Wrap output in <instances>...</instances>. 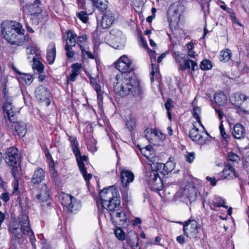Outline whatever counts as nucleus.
<instances>
[{
    "label": "nucleus",
    "instance_id": "nucleus-1",
    "mask_svg": "<svg viewBox=\"0 0 249 249\" xmlns=\"http://www.w3.org/2000/svg\"><path fill=\"white\" fill-rule=\"evenodd\" d=\"M0 27L3 37L11 44L22 45L23 38L28 40V36H23L25 30L19 22L5 20L2 22Z\"/></svg>",
    "mask_w": 249,
    "mask_h": 249
},
{
    "label": "nucleus",
    "instance_id": "nucleus-2",
    "mask_svg": "<svg viewBox=\"0 0 249 249\" xmlns=\"http://www.w3.org/2000/svg\"><path fill=\"white\" fill-rule=\"evenodd\" d=\"M116 82L114 86L115 93L120 96L125 97L130 94L135 97H140L142 91L139 84L132 78H125L122 74H117Z\"/></svg>",
    "mask_w": 249,
    "mask_h": 249
},
{
    "label": "nucleus",
    "instance_id": "nucleus-3",
    "mask_svg": "<svg viewBox=\"0 0 249 249\" xmlns=\"http://www.w3.org/2000/svg\"><path fill=\"white\" fill-rule=\"evenodd\" d=\"M8 231L15 239H20L27 235L29 236L32 244L36 241L34 232L30 228L29 218L27 215L23 216L21 224L12 222L9 227Z\"/></svg>",
    "mask_w": 249,
    "mask_h": 249
},
{
    "label": "nucleus",
    "instance_id": "nucleus-4",
    "mask_svg": "<svg viewBox=\"0 0 249 249\" xmlns=\"http://www.w3.org/2000/svg\"><path fill=\"white\" fill-rule=\"evenodd\" d=\"M99 197L102 207L111 212L119 207L121 203L119 192L113 186L105 188L100 191Z\"/></svg>",
    "mask_w": 249,
    "mask_h": 249
},
{
    "label": "nucleus",
    "instance_id": "nucleus-5",
    "mask_svg": "<svg viewBox=\"0 0 249 249\" xmlns=\"http://www.w3.org/2000/svg\"><path fill=\"white\" fill-rule=\"evenodd\" d=\"M71 142L72 144L73 152L75 156L80 171L85 180L88 181L92 178L91 174H87L85 164L84 163V161L87 162L88 161V158L86 155H81L80 150L78 147V143L75 138H72V139L71 140Z\"/></svg>",
    "mask_w": 249,
    "mask_h": 249
},
{
    "label": "nucleus",
    "instance_id": "nucleus-6",
    "mask_svg": "<svg viewBox=\"0 0 249 249\" xmlns=\"http://www.w3.org/2000/svg\"><path fill=\"white\" fill-rule=\"evenodd\" d=\"M60 199L62 205L67 207L71 213H75L81 208L80 201L70 195L63 194Z\"/></svg>",
    "mask_w": 249,
    "mask_h": 249
},
{
    "label": "nucleus",
    "instance_id": "nucleus-7",
    "mask_svg": "<svg viewBox=\"0 0 249 249\" xmlns=\"http://www.w3.org/2000/svg\"><path fill=\"white\" fill-rule=\"evenodd\" d=\"M110 37L107 43L109 46L116 49H122L125 45V38L121 31L112 30L110 32Z\"/></svg>",
    "mask_w": 249,
    "mask_h": 249
},
{
    "label": "nucleus",
    "instance_id": "nucleus-8",
    "mask_svg": "<svg viewBox=\"0 0 249 249\" xmlns=\"http://www.w3.org/2000/svg\"><path fill=\"white\" fill-rule=\"evenodd\" d=\"M114 66L119 71L124 73H130L134 70L132 61L126 55H122L114 63Z\"/></svg>",
    "mask_w": 249,
    "mask_h": 249
},
{
    "label": "nucleus",
    "instance_id": "nucleus-9",
    "mask_svg": "<svg viewBox=\"0 0 249 249\" xmlns=\"http://www.w3.org/2000/svg\"><path fill=\"white\" fill-rule=\"evenodd\" d=\"M198 225L195 220L189 219L184 222L183 233L190 239H196L198 234Z\"/></svg>",
    "mask_w": 249,
    "mask_h": 249
},
{
    "label": "nucleus",
    "instance_id": "nucleus-10",
    "mask_svg": "<svg viewBox=\"0 0 249 249\" xmlns=\"http://www.w3.org/2000/svg\"><path fill=\"white\" fill-rule=\"evenodd\" d=\"M40 0H36L33 3L27 4L23 7L24 11L30 15L31 20L34 21L42 12Z\"/></svg>",
    "mask_w": 249,
    "mask_h": 249
},
{
    "label": "nucleus",
    "instance_id": "nucleus-11",
    "mask_svg": "<svg viewBox=\"0 0 249 249\" xmlns=\"http://www.w3.org/2000/svg\"><path fill=\"white\" fill-rule=\"evenodd\" d=\"M7 156L5 157V162L9 166L18 165L19 164L20 155L17 148L11 147L6 151Z\"/></svg>",
    "mask_w": 249,
    "mask_h": 249
},
{
    "label": "nucleus",
    "instance_id": "nucleus-12",
    "mask_svg": "<svg viewBox=\"0 0 249 249\" xmlns=\"http://www.w3.org/2000/svg\"><path fill=\"white\" fill-rule=\"evenodd\" d=\"M149 187L153 190H160L162 188V182L157 171H152L147 180Z\"/></svg>",
    "mask_w": 249,
    "mask_h": 249
},
{
    "label": "nucleus",
    "instance_id": "nucleus-13",
    "mask_svg": "<svg viewBox=\"0 0 249 249\" xmlns=\"http://www.w3.org/2000/svg\"><path fill=\"white\" fill-rule=\"evenodd\" d=\"M134 178V174L130 171L123 169L121 172V179L123 186L127 188L129 183L132 182Z\"/></svg>",
    "mask_w": 249,
    "mask_h": 249
},
{
    "label": "nucleus",
    "instance_id": "nucleus-14",
    "mask_svg": "<svg viewBox=\"0 0 249 249\" xmlns=\"http://www.w3.org/2000/svg\"><path fill=\"white\" fill-rule=\"evenodd\" d=\"M35 94L36 98L40 101L47 100L51 97L48 89L43 86H39L36 88Z\"/></svg>",
    "mask_w": 249,
    "mask_h": 249
},
{
    "label": "nucleus",
    "instance_id": "nucleus-15",
    "mask_svg": "<svg viewBox=\"0 0 249 249\" xmlns=\"http://www.w3.org/2000/svg\"><path fill=\"white\" fill-rule=\"evenodd\" d=\"M3 110L9 120L10 122L14 121L16 119L15 116L16 114V112L15 109V107L11 102L7 101L4 104Z\"/></svg>",
    "mask_w": 249,
    "mask_h": 249
},
{
    "label": "nucleus",
    "instance_id": "nucleus-16",
    "mask_svg": "<svg viewBox=\"0 0 249 249\" xmlns=\"http://www.w3.org/2000/svg\"><path fill=\"white\" fill-rule=\"evenodd\" d=\"M114 20V16L113 13L107 11L102 17L101 26L103 29H107L112 25Z\"/></svg>",
    "mask_w": 249,
    "mask_h": 249
},
{
    "label": "nucleus",
    "instance_id": "nucleus-17",
    "mask_svg": "<svg viewBox=\"0 0 249 249\" xmlns=\"http://www.w3.org/2000/svg\"><path fill=\"white\" fill-rule=\"evenodd\" d=\"M50 189L46 184H43L39 187V193L36 195V198L42 201H46L50 197Z\"/></svg>",
    "mask_w": 249,
    "mask_h": 249
},
{
    "label": "nucleus",
    "instance_id": "nucleus-18",
    "mask_svg": "<svg viewBox=\"0 0 249 249\" xmlns=\"http://www.w3.org/2000/svg\"><path fill=\"white\" fill-rule=\"evenodd\" d=\"M183 196H186L190 202L195 201L197 197L196 188L192 185L186 186L183 189Z\"/></svg>",
    "mask_w": 249,
    "mask_h": 249
},
{
    "label": "nucleus",
    "instance_id": "nucleus-19",
    "mask_svg": "<svg viewBox=\"0 0 249 249\" xmlns=\"http://www.w3.org/2000/svg\"><path fill=\"white\" fill-rule=\"evenodd\" d=\"M45 175L46 173L44 170L41 168L37 167L34 171L32 182L34 184H38L45 179Z\"/></svg>",
    "mask_w": 249,
    "mask_h": 249
},
{
    "label": "nucleus",
    "instance_id": "nucleus-20",
    "mask_svg": "<svg viewBox=\"0 0 249 249\" xmlns=\"http://www.w3.org/2000/svg\"><path fill=\"white\" fill-rule=\"evenodd\" d=\"M16 119L14 121H12L14 123V126L15 131L17 134L20 137H23L25 136L27 132V126L25 123L22 121L16 122Z\"/></svg>",
    "mask_w": 249,
    "mask_h": 249
},
{
    "label": "nucleus",
    "instance_id": "nucleus-21",
    "mask_svg": "<svg viewBox=\"0 0 249 249\" xmlns=\"http://www.w3.org/2000/svg\"><path fill=\"white\" fill-rule=\"evenodd\" d=\"M247 99V97L245 94L237 92L231 95L230 101L235 106L239 107Z\"/></svg>",
    "mask_w": 249,
    "mask_h": 249
},
{
    "label": "nucleus",
    "instance_id": "nucleus-22",
    "mask_svg": "<svg viewBox=\"0 0 249 249\" xmlns=\"http://www.w3.org/2000/svg\"><path fill=\"white\" fill-rule=\"evenodd\" d=\"M189 136L193 141H195L200 144H203L205 143V140L199 134L198 129L194 124V127L189 131Z\"/></svg>",
    "mask_w": 249,
    "mask_h": 249
},
{
    "label": "nucleus",
    "instance_id": "nucleus-23",
    "mask_svg": "<svg viewBox=\"0 0 249 249\" xmlns=\"http://www.w3.org/2000/svg\"><path fill=\"white\" fill-rule=\"evenodd\" d=\"M150 57L151 59V62H153V60L155 61L156 60V55L155 51L150 50L149 52ZM151 71L150 72V80L151 82H153L157 78V67L156 64L151 63Z\"/></svg>",
    "mask_w": 249,
    "mask_h": 249
},
{
    "label": "nucleus",
    "instance_id": "nucleus-24",
    "mask_svg": "<svg viewBox=\"0 0 249 249\" xmlns=\"http://www.w3.org/2000/svg\"><path fill=\"white\" fill-rule=\"evenodd\" d=\"M56 57L55 45L53 43H51L49 46L47 52V61L49 64L53 63Z\"/></svg>",
    "mask_w": 249,
    "mask_h": 249
},
{
    "label": "nucleus",
    "instance_id": "nucleus-25",
    "mask_svg": "<svg viewBox=\"0 0 249 249\" xmlns=\"http://www.w3.org/2000/svg\"><path fill=\"white\" fill-rule=\"evenodd\" d=\"M232 135L236 139H240L244 138L246 135V132L243 126L240 124L234 125L233 127Z\"/></svg>",
    "mask_w": 249,
    "mask_h": 249
},
{
    "label": "nucleus",
    "instance_id": "nucleus-26",
    "mask_svg": "<svg viewBox=\"0 0 249 249\" xmlns=\"http://www.w3.org/2000/svg\"><path fill=\"white\" fill-rule=\"evenodd\" d=\"M223 174L225 178H233V177L238 178V174L234 170V168L230 164H228L223 170Z\"/></svg>",
    "mask_w": 249,
    "mask_h": 249
},
{
    "label": "nucleus",
    "instance_id": "nucleus-27",
    "mask_svg": "<svg viewBox=\"0 0 249 249\" xmlns=\"http://www.w3.org/2000/svg\"><path fill=\"white\" fill-rule=\"evenodd\" d=\"M76 38H77V35L72 31L70 30L68 31L65 46H75Z\"/></svg>",
    "mask_w": 249,
    "mask_h": 249
},
{
    "label": "nucleus",
    "instance_id": "nucleus-28",
    "mask_svg": "<svg viewBox=\"0 0 249 249\" xmlns=\"http://www.w3.org/2000/svg\"><path fill=\"white\" fill-rule=\"evenodd\" d=\"M112 219L117 218L120 222H125L127 217L125 213L121 210H114L110 213Z\"/></svg>",
    "mask_w": 249,
    "mask_h": 249
},
{
    "label": "nucleus",
    "instance_id": "nucleus-29",
    "mask_svg": "<svg viewBox=\"0 0 249 249\" xmlns=\"http://www.w3.org/2000/svg\"><path fill=\"white\" fill-rule=\"evenodd\" d=\"M214 99L215 103L219 106L224 105L227 101L226 95L222 92L215 93L214 95Z\"/></svg>",
    "mask_w": 249,
    "mask_h": 249
},
{
    "label": "nucleus",
    "instance_id": "nucleus-30",
    "mask_svg": "<svg viewBox=\"0 0 249 249\" xmlns=\"http://www.w3.org/2000/svg\"><path fill=\"white\" fill-rule=\"evenodd\" d=\"M77 44L80 47L81 51L85 50V48H88L87 37L85 35L77 36Z\"/></svg>",
    "mask_w": 249,
    "mask_h": 249
},
{
    "label": "nucleus",
    "instance_id": "nucleus-31",
    "mask_svg": "<svg viewBox=\"0 0 249 249\" xmlns=\"http://www.w3.org/2000/svg\"><path fill=\"white\" fill-rule=\"evenodd\" d=\"M81 68V65L78 63H75L72 65V71L70 76V79L71 81H75L76 77L79 73V70Z\"/></svg>",
    "mask_w": 249,
    "mask_h": 249
},
{
    "label": "nucleus",
    "instance_id": "nucleus-32",
    "mask_svg": "<svg viewBox=\"0 0 249 249\" xmlns=\"http://www.w3.org/2000/svg\"><path fill=\"white\" fill-rule=\"evenodd\" d=\"M94 5L100 11L104 12L107 8V0H92Z\"/></svg>",
    "mask_w": 249,
    "mask_h": 249
},
{
    "label": "nucleus",
    "instance_id": "nucleus-33",
    "mask_svg": "<svg viewBox=\"0 0 249 249\" xmlns=\"http://www.w3.org/2000/svg\"><path fill=\"white\" fill-rule=\"evenodd\" d=\"M191 65L192 71H195L197 68L196 62L193 60L185 59L184 65L181 66L180 69L182 71H185L186 69H190L191 68Z\"/></svg>",
    "mask_w": 249,
    "mask_h": 249
},
{
    "label": "nucleus",
    "instance_id": "nucleus-34",
    "mask_svg": "<svg viewBox=\"0 0 249 249\" xmlns=\"http://www.w3.org/2000/svg\"><path fill=\"white\" fill-rule=\"evenodd\" d=\"M231 53L230 50L226 49L220 52L219 60L220 61L226 62L228 61L231 58Z\"/></svg>",
    "mask_w": 249,
    "mask_h": 249
},
{
    "label": "nucleus",
    "instance_id": "nucleus-35",
    "mask_svg": "<svg viewBox=\"0 0 249 249\" xmlns=\"http://www.w3.org/2000/svg\"><path fill=\"white\" fill-rule=\"evenodd\" d=\"M201 113V109L200 107H195L193 109V115L194 117L196 119L197 122L200 125L203 126L202 123L200 120V115Z\"/></svg>",
    "mask_w": 249,
    "mask_h": 249
},
{
    "label": "nucleus",
    "instance_id": "nucleus-36",
    "mask_svg": "<svg viewBox=\"0 0 249 249\" xmlns=\"http://www.w3.org/2000/svg\"><path fill=\"white\" fill-rule=\"evenodd\" d=\"M33 68L36 70L37 72L38 73H42L44 70V65L39 61L36 60L35 57H33Z\"/></svg>",
    "mask_w": 249,
    "mask_h": 249
},
{
    "label": "nucleus",
    "instance_id": "nucleus-37",
    "mask_svg": "<svg viewBox=\"0 0 249 249\" xmlns=\"http://www.w3.org/2000/svg\"><path fill=\"white\" fill-rule=\"evenodd\" d=\"M225 200L219 196H215L213 200V204L214 206L216 207H223L227 209L228 207L225 205Z\"/></svg>",
    "mask_w": 249,
    "mask_h": 249
},
{
    "label": "nucleus",
    "instance_id": "nucleus-38",
    "mask_svg": "<svg viewBox=\"0 0 249 249\" xmlns=\"http://www.w3.org/2000/svg\"><path fill=\"white\" fill-rule=\"evenodd\" d=\"M19 77L22 80V82H24V84L27 85H30L33 79L31 75L24 73H20Z\"/></svg>",
    "mask_w": 249,
    "mask_h": 249
},
{
    "label": "nucleus",
    "instance_id": "nucleus-39",
    "mask_svg": "<svg viewBox=\"0 0 249 249\" xmlns=\"http://www.w3.org/2000/svg\"><path fill=\"white\" fill-rule=\"evenodd\" d=\"M200 68L203 71L210 70L212 68V64L210 60L204 59L201 62Z\"/></svg>",
    "mask_w": 249,
    "mask_h": 249
},
{
    "label": "nucleus",
    "instance_id": "nucleus-40",
    "mask_svg": "<svg viewBox=\"0 0 249 249\" xmlns=\"http://www.w3.org/2000/svg\"><path fill=\"white\" fill-rule=\"evenodd\" d=\"M165 168V173L168 174L169 172H171L175 167V165L173 162L171 161L166 162V163L164 164Z\"/></svg>",
    "mask_w": 249,
    "mask_h": 249
},
{
    "label": "nucleus",
    "instance_id": "nucleus-41",
    "mask_svg": "<svg viewBox=\"0 0 249 249\" xmlns=\"http://www.w3.org/2000/svg\"><path fill=\"white\" fill-rule=\"evenodd\" d=\"M228 160L232 161L235 163H238L240 160L239 157L233 152H230L227 156Z\"/></svg>",
    "mask_w": 249,
    "mask_h": 249
},
{
    "label": "nucleus",
    "instance_id": "nucleus-42",
    "mask_svg": "<svg viewBox=\"0 0 249 249\" xmlns=\"http://www.w3.org/2000/svg\"><path fill=\"white\" fill-rule=\"evenodd\" d=\"M134 235H135V241H132L130 239L127 238L126 241L127 243L130 245V246L133 248V249H136V248L138 247V237L136 235V234L134 232Z\"/></svg>",
    "mask_w": 249,
    "mask_h": 249
},
{
    "label": "nucleus",
    "instance_id": "nucleus-43",
    "mask_svg": "<svg viewBox=\"0 0 249 249\" xmlns=\"http://www.w3.org/2000/svg\"><path fill=\"white\" fill-rule=\"evenodd\" d=\"M114 233L118 239L123 241L125 239V234L121 228L116 229Z\"/></svg>",
    "mask_w": 249,
    "mask_h": 249
},
{
    "label": "nucleus",
    "instance_id": "nucleus-44",
    "mask_svg": "<svg viewBox=\"0 0 249 249\" xmlns=\"http://www.w3.org/2000/svg\"><path fill=\"white\" fill-rule=\"evenodd\" d=\"M73 47L74 46H65V50L66 51V55L69 58H72L74 56L75 53L72 49Z\"/></svg>",
    "mask_w": 249,
    "mask_h": 249
},
{
    "label": "nucleus",
    "instance_id": "nucleus-45",
    "mask_svg": "<svg viewBox=\"0 0 249 249\" xmlns=\"http://www.w3.org/2000/svg\"><path fill=\"white\" fill-rule=\"evenodd\" d=\"M153 171H157L158 174L160 173L163 175H165L164 163H157L156 165V170H153Z\"/></svg>",
    "mask_w": 249,
    "mask_h": 249
},
{
    "label": "nucleus",
    "instance_id": "nucleus-46",
    "mask_svg": "<svg viewBox=\"0 0 249 249\" xmlns=\"http://www.w3.org/2000/svg\"><path fill=\"white\" fill-rule=\"evenodd\" d=\"M77 17L84 23H87L89 20L87 14L84 11H81L77 14Z\"/></svg>",
    "mask_w": 249,
    "mask_h": 249
},
{
    "label": "nucleus",
    "instance_id": "nucleus-47",
    "mask_svg": "<svg viewBox=\"0 0 249 249\" xmlns=\"http://www.w3.org/2000/svg\"><path fill=\"white\" fill-rule=\"evenodd\" d=\"M172 106V100L170 99H168L166 103L165 104V107L166 109L167 110L168 117L169 120H171L172 118L171 117V113L170 112V109Z\"/></svg>",
    "mask_w": 249,
    "mask_h": 249
},
{
    "label": "nucleus",
    "instance_id": "nucleus-48",
    "mask_svg": "<svg viewBox=\"0 0 249 249\" xmlns=\"http://www.w3.org/2000/svg\"><path fill=\"white\" fill-rule=\"evenodd\" d=\"M219 130L222 137L224 139L225 141H228V139H229V136L226 133L223 125L222 124V123H221V124L219 125Z\"/></svg>",
    "mask_w": 249,
    "mask_h": 249
},
{
    "label": "nucleus",
    "instance_id": "nucleus-49",
    "mask_svg": "<svg viewBox=\"0 0 249 249\" xmlns=\"http://www.w3.org/2000/svg\"><path fill=\"white\" fill-rule=\"evenodd\" d=\"M136 124V122L135 119L132 118H129V120L127 121L126 123V125L127 128L131 130L133 127L135 126Z\"/></svg>",
    "mask_w": 249,
    "mask_h": 249
},
{
    "label": "nucleus",
    "instance_id": "nucleus-50",
    "mask_svg": "<svg viewBox=\"0 0 249 249\" xmlns=\"http://www.w3.org/2000/svg\"><path fill=\"white\" fill-rule=\"evenodd\" d=\"M151 134L154 135L155 137H158L160 140H163L164 138L163 134L158 130L151 129Z\"/></svg>",
    "mask_w": 249,
    "mask_h": 249
},
{
    "label": "nucleus",
    "instance_id": "nucleus-51",
    "mask_svg": "<svg viewBox=\"0 0 249 249\" xmlns=\"http://www.w3.org/2000/svg\"><path fill=\"white\" fill-rule=\"evenodd\" d=\"M201 9L204 12V16L209 13V4L208 2L202 3L201 4Z\"/></svg>",
    "mask_w": 249,
    "mask_h": 249
},
{
    "label": "nucleus",
    "instance_id": "nucleus-52",
    "mask_svg": "<svg viewBox=\"0 0 249 249\" xmlns=\"http://www.w3.org/2000/svg\"><path fill=\"white\" fill-rule=\"evenodd\" d=\"M195 157V152H190L187 153L186 155H185L186 160L189 163H192Z\"/></svg>",
    "mask_w": 249,
    "mask_h": 249
},
{
    "label": "nucleus",
    "instance_id": "nucleus-53",
    "mask_svg": "<svg viewBox=\"0 0 249 249\" xmlns=\"http://www.w3.org/2000/svg\"><path fill=\"white\" fill-rule=\"evenodd\" d=\"M88 48H85V51H82V53L84 56L86 55L87 56V57L89 58L93 59L94 56L90 51L88 50Z\"/></svg>",
    "mask_w": 249,
    "mask_h": 249
},
{
    "label": "nucleus",
    "instance_id": "nucleus-54",
    "mask_svg": "<svg viewBox=\"0 0 249 249\" xmlns=\"http://www.w3.org/2000/svg\"><path fill=\"white\" fill-rule=\"evenodd\" d=\"M218 4L223 10L226 11L228 12H231V9L227 7V6L225 4L224 2L220 0L218 2Z\"/></svg>",
    "mask_w": 249,
    "mask_h": 249
},
{
    "label": "nucleus",
    "instance_id": "nucleus-55",
    "mask_svg": "<svg viewBox=\"0 0 249 249\" xmlns=\"http://www.w3.org/2000/svg\"><path fill=\"white\" fill-rule=\"evenodd\" d=\"M27 50H29V51H27L28 54H35L37 53V51H38V49L34 46H30L27 47Z\"/></svg>",
    "mask_w": 249,
    "mask_h": 249
},
{
    "label": "nucleus",
    "instance_id": "nucleus-56",
    "mask_svg": "<svg viewBox=\"0 0 249 249\" xmlns=\"http://www.w3.org/2000/svg\"><path fill=\"white\" fill-rule=\"evenodd\" d=\"M97 93V99L98 101V104L100 105L103 103V92L101 90L99 92H96Z\"/></svg>",
    "mask_w": 249,
    "mask_h": 249
},
{
    "label": "nucleus",
    "instance_id": "nucleus-57",
    "mask_svg": "<svg viewBox=\"0 0 249 249\" xmlns=\"http://www.w3.org/2000/svg\"><path fill=\"white\" fill-rule=\"evenodd\" d=\"M173 57L174 58H175L176 61L177 62H178L179 63V61H180V59L181 58L180 56V53H179V52L178 51V52H174L173 53Z\"/></svg>",
    "mask_w": 249,
    "mask_h": 249
},
{
    "label": "nucleus",
    "instance_id": "nucleus-58",
    "mask_svg": "<svg viewBox=\"0 0 249 249\" xmlns=\"http://www.w3.org/2000/svg\"><path fill=\"white\" fill-rule=\"evenodd\" d=\"M0 198L5 202H7L9 200V196L7 193H3L0 196Z\"/></svg>",
    "mask_w": 249,
    "mask_h": 249
},
{
    "label": "nucleus",
    "instance_id": "nucleus-59",
    "mask_svg": "<svg viewBox=\"0 0 249 249\" xmlns=\"http://www.w3.org/2000/svg\"><path fill=\"white\" fill-rule=\"evenodd\" d=\"M18 165L16 166H11L12 167V174L13 176L14 177V178H17V172L18 171Z\"/></svg>",
    "mask_w": 249,
    "mask_h": 249
},
{
    "label": "nucleus",
    "instance_id": "nucleus-60",
    "mask_svg": "<svg viewBox=\"0 0 249 249\" xmlns=\"http://www.w3.org/2000/svg\"><path fill=\"white\" fill-rule=\"evenodd\" d=\"M177 241L181 244L185 243V238L183 235H180L177 237Z\"/></svg>",
    "mask_w": 249,
    "mask_h": 249
},
{
    "label": "nucleus",
    "instance_id": "nucleus-61",
    "mask_svg": "<svg viewBox=\"0 0 249 249\" xmlns=\"http://www.w3.org/2000/svg\"><path fill=\"white\" fill-rule=\"evenodd\" d=\"M206 179L210 181V183H211V184L213 186H215L216 185V181L215 180V178H212L211 177H207L206 178Z\"/></svg>",
    "mask_w": 249,
    "mask_h": 249
},
{
    "label": "nucleus",
    "instance_id": "nucleus-62",
    "mask_svg": "<svg viewBox=\"0 0 249 249\" xmlns=\"http://www.w3.org/2000/svg\"><path fill=\"white\" fill-rule=\"evenodd\" d=\"M14 191H17L18 190V181L17 178H14Z\"/></svg>",
    "mask_w": 249,
    "mask_h": 249
},
{
    "label": "nucleus",
    "instance_id": "nucleus-63",
    "mask_svg": "<svg viewBox=\"0 0 249 249\" xmlns=\"http://www.w3.org/2000/svg\"><path fill=\"white\" fill-rule=\"evenodd\" d=\"M92 87L96 92L101 91L100 85L97 83H94Z\"/></svg>",
    "mask_w": 249,
    "mask_h": 249
},
{
    "label": "nucleus",
    "instance_id": "nucleus-64",
    "mask_svg": "<svg viewBox=\"0 0 249 249\" xmlns=\"http://www.w3.org/2000/svg\"><path fill=\"white\" fill-rule=\"evenodd\" d=\"M142 223V220L140 218L136 217L133 220V224L134 226H136L138 224H140Z\"/></svg>",
    "mask_w": 249,
    "mask_h": 249
}]
</instances>
